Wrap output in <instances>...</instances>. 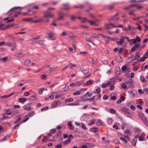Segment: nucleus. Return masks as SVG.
I'll list each match as a JSON object with an SVG mask.
<instances>
[{"instance_id":"f257e3e1","label":"nucleus","mask_w":148,"mask_h":148,"mask_svg":"<svg viewBox=\"0 0 148 148\" xmlns=\"http://www.w3.org/2000/svg\"><path fill=\"white\" fill-rule=\"evenodd\" d=\"M121 110L129 118H132L133 116V114L131 112L130 109L125 107H122L121 108Z\"/></svg>"},{"instance_id":"f03ea898","label":"nucleus","mask_w":148,"mask_h":148,"mask_svg":"<svg viewBox=\"0 0 148 148\" xmlns=\"http://www.w3.org/2000/svg\"><path fill=\"white\" fill-rule=\"evenodd\" d=\"M24 8L23 7H17L13 8H11L9 12L12 11H14L17 14H20L21 13V11L22 9Z\"/></svg>"},{"instance_id":"7ed1b4c3","label":"nucleus","mask_w":148,"mask_h":148,"mask_svg":"<svg viewBox=\"0 0 148 148\" xmlns=\"http://www.w3.org/2000/svg\"><path fill=\"white\" fill-rule=\"evenodd\" d=\"M34 114V111H33L29 112L24 117L25 119L23 121H21L20 123H23L26 122L29 119V117L33 116Z\"/></svg>"},{"instance_id":"20e7f679","label":"nucleus","mask_w":148,"mask_h":148,"mask_svg":"<svg viewBox=\"0 0 148 148\" xmlns=\"http://www.w3.org/2000/svg\"><path fill=\"white\" fill-rule=\"evenodd\" d=\"M43 14H44V16L43 17V18L44 19L45 18L48 17L53 18L55 16V15L51 13L49 10L45 11L43 13Z\"/></svg>"},{"instance_id":"39448f33","label":"nucleus","mask_w":148,"mask_h":148,"mask_svg":"<svg viewBox=\"0 0 148 148\" xmlns=\"http://www.w3.org/2000/svg\"><path fill=\"white\" fill-rule=\"evenodd\" d=\"M46 36L52 40H55L56 37L53 35V33L47 30L46 32Z\"/></svg>"},{"instance_id":"423d86ee","label":"nucleus","mask_w":148,"mask_h":148,"mask_svg":"<svg viewBox=\"0 0 148 148\" xmlns=\"http://www.w3.org/2000/svg\"><path fill=\"white\" fill-rule=\"evenodd\" d=\"M138 115L140 118L143 121H146V119H147V118L142 112H138Z\"/></svg>"},{"instance_id":"0eeeda50","label":"nucleus","mask_w":148,"mask_h":148,"mask_svg":"<svg viewBox=\"0 0 148 148\" xmlns=\"http://www.w3.org/2000/svg\"><path fill=\"white\" fill-rule=\"evenodd\" d=\"M10 109H6V110L5 113L6 114L8 115H11L12 116H14L18 112H14V111L13 112H11L10 110Z\"/></svg>"},{"instance_id":"6e6552de","label":"nucleus","mask_w":148,"mask_h":148,"mask_svg":"<svg viewBox=\"0 0 148 148\" xmlns=\"http://www.w3.org/2000/svg\"><path fill=\"white\" fill-rule=\"evenodd\" d=\"M61 104V102L59 100L56 101V102L53 103L51 105V107L52 108H54L56 107L58 105H59Z\"/></svg>"},{"instance_id":"1a4fd4ad","label":"nucleus","mask_w":148,"mask_h":148,"mask_svg":"<svg viewBox=\"0 0 148 148\" xmlns=\"http://www.w3.org/2000/svg\"><path fill=\"white\" fill-rule=\"evenodd\" d=\"M118 13H116L109 20V21H114L116 22H118L117 20L119 19V18H116V17L118 16Z\"/></svg>"},{"instance_id":"9d476101","label":"nucleus","mask_w":148,"mask_h":148,"mask_svg":"<svg viewBox=\"0 0 148 148\" xmlns=\"http://www.w3.org/2000/svg\"><path fill=\"white\" fill-rule=\"evenodd\" d=\"M63 5L64 7L63 9L66 10H69L71 8L68 3H63Z\"/></svg>"},{"instance_id":"9b49d317","label":"nucleus","mask_w":148,"mask_h":148,"mask_svg":"<svg viewBox=\"0 0 148 148\" xmlns=\"http://www.w3.org/2000/svg\"><path fill=\"white\" fill-rule=\"evenodd\" d=\"M112 26V27H113V26H114V25L112 23H110L108 25H106V26L104 28L106 29H110L111 27H110V26Z\"/></svg>"},{"instance_id":"f8f14e48","label":"nucleus","mask_w":148,"mask_h":148,"mask_svg":"<svg viewBox=\"0 0 148 148\" xmlns=\"http://www.w3.org/2000/svg\"><path fill=\"white\" fill-rule=\"evenodd\" d=\"M87 22H88L90 25H95V26H98L99 25V24L97 23H96V22H95V21H92L90 20H87Z\"/></svg>"},{"instance_id":"ddd939ff","label":"nucleus","mask_w":148,"mask_h":148,"mask_svg":"<svg viewBox=\"0 0 148 148\" xmlns=\"http://www.w3.org/2000/svg\"><path fill=\"white\" fill-rule=\"evenodd\" d=\"M69 35L70 37V39H71L76 37V36L75 35L73 34L72 33H69Z\"/></svg>"},{"instance_id":"4468645a","label":"nucleus","mask_w":148,"mask_h":148,"mask_svg":"<svg viewBox=\"0 0 148 148\" xmlns=\"http://www.w3.org/2000/svg\"><path fill=\"white\" fill-rule=\"evenodd\" d=\"M31 62V61L29 60H27L22 63L26 66L28 65Z\"/></svg>"},{"instance_id":"2eb2a0df","label":"nucleus","mask_w":148,"mask_h":148,"mask_svg":"<svg viewBox=\"0 0 148 148\" xmlns=\"http://www.w3.org/2000/svg\"><path fill=\"white\" fill-rule=\"evenodd\" d=\"M132 32V34L133 35H134L135 34L136 29L134 27H133L131 26V29L130 30Z\"/></svg>"},{"instance_id":"dca6fc26","label":"nucleus","mask_w":148,"mask_h":148,"mask_svg":"<svg viewBox=\"0 0 148 148\" xmlns=\"http://www.w3.org/2000/svg\"><path fill=\"white\" fill-rule=\"evenodd\" d=\"M94 82V81L92 79H90L89 80L87 81L86 82V84L85 85H91L92 83Z\"/></svg>"},{"instance_id":"f3484780","label":"nucleus","mask_w":148,"mask_h":148,"mask_svg":"<svg viewBox=\"0 0 148 148\" xmlns=\"http://www.w3.org/2000/svg\"><path fill=\"white\" fill-rule=\"evenodd\" d=\"M139 53L140 52H137L136 53L134 59V60L138 59L140 58V56L139 55Z\"/></svg>"},{"instance_id":"a211bd4d","label":"nucleus","mask_w":148,"mask_h":148,"mask_svg":"<svg viewBox=\"0 0 148 148\" xmlns=\"http://www.w3.org/2000/svg\"><path fill=\"white\" fill-rule=\"evenodd\" d=\"M103 123L102 121L100 119L98 120L97 121L96 123V125L98 126H100L102 125Z\"/></svg>"},{"instance_id":"6ab92c4d","label":"nucleus","mask_w":148,"mask_h":148,"mask_svg":"<svg viewBox=\"0 0 148 148\" xmlns=\"http://www.w3.org/2000/svg\"><path fill=\"white\" fill-rule=\"evenodd\" d=\"M44 19L42 18L40 19L39 20H34V21L33 20V23H38V22H41V21L44 23L45 22V21H44Z\"/></svg>"},{"instance_id":"aec40b11","label":"nucleus","mask_w":148,"mask_h":148,"mask_svg":"<svg viewBox=\"0 0 148 148\" xmlns=\"http://www.w3.org/2000/svg\"><path fill=\"white\" fill-rule=\"evenodd\" d=\"M83 81L77 82H75L76 86H79L83 83Z\"/></svg>"},{"instance_id":"412c9836","label":"nucleus","mask_w":148,"mask_h":148,"mask_svg":"<svg viewBox=\"0 0 148 148\" xmlns=\"http://www.w3.org/2000/svg\"><path fill=\"white\" fill-rule=\"evenodd\" d=\"M34 18H25L24 19V20L26 22L30 21L33 22Z\"/></svg>"},{"instance_id":"4be33fe9","label":"nucleus","mask_w":148,"mask_h":148,"mask_svg":"<svg viewBox=\"0 0 148 148\" xmlns=\"http://www.w3.org/2000/svg\"><path fill=\"white\" fill-rule=\"evenodd\" d=\"M16 55L17 57H22L24 56L25 55L23 53H16Z\"/></svg>"},{"instance_id":"5701e85b","label":"nucleus","mask_w":148,"mask_h":148,"mask_svg":"<svg viewBox=\"0 0 148 148\" xmlns=\"http://www.w3.org/2000/svg\"><path fill=\"white\" fill-rule=\"evenodd\" d=\"M68 125L69 126V128L71 130H72L73 129L74 127L72 125V122L71 121H69L68 122Z\"/></svg>"},{"instance_id":"b1692460","label":"nucleus","mask_w":148,"mask_h":148,"mask_svg":"<svg viewBox=\"0 0 148 148\" xmlns=\"http://www.w3.org/2000/svg\"><path fill=\"white\" fill-rule=\"evenodd\" d=\"M23 108L24 110L28 111H30L31 109V108L30 107L28 106L27 105L24 106L23 107Z\"/></svg>"},{"instance_id":"393cba45","label":"nucleus","mask_w":148,"mask_h":148,"mask_svg":"<svg viewBox=\"0 0 148 148\" xmlns=\"http://www.w3.org/2000/svg\"><path fill=\"white\" fill-rule=\"evenodd\" d=\"M81 90H78L77 92L73 93V95H79L81 94Z\"/></svg>"},{"instance_id":"a878e982","label":"nucleus","mask_w":148,"mask_h":148,"mask_svg":"<svg viewBox=\"0 0 148 148\" xmlns=\"http://www.w3.org/2000/svg\"><path fill=\"white\" fill-rule=\"evenodd\" d=\"M134 132L138 133L140 132L141 131L140 129L139 128H135L134 129Z\"/></svg>"},{"instance_id":"bb28decb","label":"nucleus","mask_w":148,"mask_h":148,"mask_svg":"<svg viewBox=\"0 0 148 148\" xmlns=\"http://www.w3.org/2000/svg\"><path fill=\"white\" fill-rule=\"evenodd\" d=\"M71 138H68L67 140H66L64 142V144L65 145H66L68 143H69L71 141Z\"/></svg>"},{"instance_id":"cd10ccee","label":"nucleus","mask_w":148,"mask_h":148,"mask_svg":"<svg viewBox=\"0 0 148 148\" xmlns=\"http://www.w3.org/2000/svg\"><path fill=\"white\" fill-rule=\"evenodd\" d=\"M73 99L72 98H70L69 99H66L65 101L66 102L69 103L73 101Z\"/></svg>"},{"instance_id":"c85d7f7f","label":"nucleus","mask_w":148,"mask_h":148,"mask_svg":"<svg viewBox=\"0 0 148 148\" xmlns=\"http://www.w3.org/2000/svg\"><path fill=\"white\" fill-rule=\"evenodd\" d=\"M121 69L119 68H117L116 69V71H115V74L116 75H119Z\"/></svg>"},{"instance_id":"c756f323","label":"nucleus","mask_w":148,"mask_h":148,"mask_svg":"<svg viewBox=\"0 0 148 148\" xmlns=\"http://www.w3.org/2000/svg\"><path fill=\"white\" fill-rule=\"evenodd\" d=\"M128 93L130 95V97L131 98H133L134 97L135 94L132 91H129Z\"/></svg>"},{"instance_id":"7c9ffc66","label":"nucleus","mask_w":148,"mask_h":148,"mask_svg":"<svg viewBox=\"0 0 148 148\" xmlns=\"http://www.w3.org/2000/svg\"><path fill=\"white\" fill-rule=\"evenodd\" d=\"M21 102H23V103H24L27 100V99L26 98H21L19 99Z\"/></svg>"},{"instance_id":"2f4dec72","label":"nucleus","mask_w":148,"mask_h":148,"mask_svg":"<svg viewBox=\"0 0 148 148\" xmlns=\"http://www.w3.org/2000/svg\"><path fill=\"white\" fill-rule=\"evenodd\" d=\"M13 42H5V44L7 46L10 47H12V45H13Z\"/></svg>"},{"instance_id":"473e14b6","label":"nucleus","mask_w":148,"mask_h":148,"mask_svg":"<svg viewBox=\"0 0 148 148\" xmlns=\"http://www.w3.org/2000/svg\"><path fill=\"white\" fill-rule=\"evenodd\" d=\"M96 121L95 119L91 120H90V122L88 123V125H92L95 123Z\"/></svg>"},{"instance_id":"72a5a7b5","label":"nucleus","mask_w":148,"mask_h":148,"mask_svg":"<svg viewBox=\"0 0 148 148\" xmlns=\"http://www.w3.org/2000/svg\"><path fill=\"white\" fill-rule=\"evenodd\" d=\"M92 132H96L99 130L98 128L97 127H93L92 128Z\"/></svg>"},{"instance_id":"f704fd0d","label":"nucleus","mask_w":148,"mask_h":148,"mask_svg":"<svg viewBox=\"0 0 148 148\" xmlns=\"http://www.w3.org/2000/svg\"><path fill=\"white\" fill-rule=\"evenodd\" d=\"M147 55L146 56H145L144 55L143 57H141L140 59V60L141 62H143L145 61V60L147 58Z\"/></svg>"},{"instance_id":"c9c22d12","label":"nucleus","mask_w":148,"mask_h":148,"mask_svg":"<svg viewBox=\"0 0 148 148\" xmlns=\"http://www.w3.org/2000/svg\"><path fill=\"white\" fill-rule=\"evenodd\" d=\"M115 84L114 83H113L111 84V86L110 89V90H112L114 89Z\"/></svg>"},{"instance_id":"e433bc0d","label":"nucleus","mask_w":148,"mask_h":148,"mask_svg":"<svg viewBox=\"0 0 148 148\" xmlns=\"http://www.w3.org/2000/svg\"><path fill=\"white\" fill-rule=\"evenodd\" d=\"M137 140H134L133 139V140L132 141V144L133 146H135L136 145V143H137Z\"/></svg>"},{"instance_id":"4c0bfd02","label":"nucleus","mask_w":148,"mask_h":148,"mask_svg":"<svg viewBox=\"0 0 148 148\" xmlns=\"http://www.w3.org/2000/svg\"><path fill=\"white\" fill-rule=\"evenodd\" d=\"M128 27L127 28H125L124 29H123V30L124 31H126V30L128 31H129L130 30H131V26H130V25H128Z\"/></svg>"},{"instance_id":"58836bf2","label":"nucleus","mask_w":148,"mask_h":148,"mask_svg":"<svg viewBox=\"0 0 148 148\" xmlns=\"http://www.w3.org/2000/svg\"><path fill=\"white\" fill-rule=\"evenodd\" d=\"M120 139L121 140L123 141L126 144L127 143L128 141L124 137H121L120 138Z\"/></svg>"},{"instance_id":"ea45409f","label":"nucleus","mask_w":148,"mask_h":148,"mask_svg":"<svg viewBox=\"0 0 148 148\" xmlns=\"http://www.w3.org/2000/svg\"><path fill=\"white\" fill-rule=\"evenodd\" d=\"M140 80L142 82H146V80L144 77L143 76H141L140 77Z\"/></svg>"},{"instance_id":"a19ab883","label":"nucleus","mask_w":148,"mask_h":148,"mask_svg":"<svg viewBox=\"0 0 148 148\" xmlns=\"http://www.w3.org/2000/svg\"><path fill=\"white\" fill-rule=\"evenodd\" d=\"M95 96H94L92 98L90 99H87L86 100H83V101H93L94 99Z\"/></svg>"},{"instance_id":"79ce46f5","label":"nucleus","mask_w":148,"mask_h":148,"mask_svg":"<svg viewBox=\"0 0 148 148\" xmlns=\"http://www.w3.org/2000/svg\"><path fill=\"white\" fill-rule=\"evenodd\" d=\"M144 137L142 136H140L138 137V140L140 141H143L144 140Z\"/></svg>"},{"instance_id":"37998d69","label":"nucleus","mask_w":148,"mask_h":148,"mask_svg":"<svg viewBox=\"0 0 148 148\" xmlns=\"http://www.w3.org/2000/svg\"><path fill=\"white\" fill-rule=\"evenodd\" d=\"M127 69V67L126 66L124 65L121 68V70L123 71H125Z\"/></svg>"},{"instance_id":"c03bdc74","label":"nucleus","mask_w":148,"mask_h":148,"mask_svg":"<svg viewBox=\"0 0 148 148\" xmlns=\"http://www.w3.org/2000/svg\"><path fill=\"white\" fill-rule=\"evenodd\" d=\"M125 39V36H121V38L120 39V41L121 42H123V43Z\"/></svg>"},{"instance_id":"a18cd8bd","label":"nucleus","mask_w":148,"mask_h":148,"mask_svg":"<svg viewBox=\"0 0 148 148\" xmlns=\"http://www.w3.org/2000/svg\"><path fill=\"white\" fill-rule=\"evenodd\" d=\"M49 107L48 106H46L44 107H43V108H42L41 109V111H43L44 110H47L49 109Z\"/></svg>"},{"instance_id":"49530a36","label":"nucleus","mask_w":148,"mask_h":148,"mask_svg":"<svg viewBox=\"0 0 148 148\" xmlns=\"http://www.w3.org/2000/svg\"><path fill=\"white\" fill-rule=\"evenodd\" d=\"M139 104L141 105H142L143 104V100L142 99H139L138 100Z\"/></svg>"},{"instance_id":"de8ad7c7","label":"nucleus","mask_w":148,"mask_h":148,"mask_svg":"<svg viewBox=\"0 0 148 148\" xmlns=\"http://www.w3.org/2000/svg\"><path fill=\"white\" fill-rule=\"evenodd\" d=\"M56 131V129H53L50 130V132L51 133H55Z\"/></svg>"},{"instance_id":"09e8293b","label":"nucleus","mask_w":148,"mask_h":148,"mask_svg":"<svg viewBox=\"0 0 148 148\" xmlns=\"http://www.w3.org/2000/svg\"><path fill=\"white\" fill-rule=\"evenodd\" d=\"M138 92L140 94H143L144 93V91H143L141 89H139L138 90Z\"/></svg>"},{"instance_id":"8fccbe9b","label":"nucleus","mask_w":148,"mask_h":148,"mask_svg":"<svg viewBox=\"0 0 148 148\" xmlns=\"http://www.w3.org/2000/svg\"><path fill=\"white\" fill-rule=\"evenodd\" d=\"M82 128L84 130H86L87 129V128L86 127V125L84 123L82 124Z\"/></svg>"},{"instance_id":"3c124183","label":"nucleus","mask_w":148,"mask_h":148,"mask_svg":"<svg viewBox=\"0 0 148 148\" xmlns=\"http://www.w3.org/2000/svg\"><path fill=\"white\" fill-rule=\"evenodd\" d=\"M8 58L7 57H5L3 58H1V60H3V62H5L7 60Z\"/></svg>"},{"instance_id":"603ef678","label":"nucleus","mask_w":148,"mask_h":148,"mask_svg":"<svg viewBox=\"0 0 148 148\" xmlns=\"http://www.w3.org/2000/svg\"><path fill=\"white\" fill-rule=\"evenodd\" d=\"M82 72L84 74H88L89 72V71L88 70H83L82 71Z\"/></svg>"},{"instance_id":"864d4df0","label":"nucleus","mask_w":148,"mask_h":148,"mask_svg":"<svg viewBox=\"0 0 148 148\" xmlns=\"http://www.w3.org/2000/svg\"><path fill=\"white\" fill-rule=\"evenodd\" d=\"M110 112L112 114H114L116 112L115 110L113 108H111L110 109Z\"/></svg>"},{"instance_id":"5fc2aeb1","label":"nucleus","mask_w":148,"mask_h":148,"mask_svg":"<svg viewBox=\"0 0 148 148\" xmlns=\"http://www.w3.org/2000/svg\"><path fill=\"white\" fill-rule=\"evenodd\" d=\"M8 36L12 40H14L15 38L13 36L11 35H9Z\"/></svg>"},{"instance_id":"6e6d98bb","label":"nucleus","mask_w":148,"mask_h":148,"mask_svg":"<svg viewBox=\"0 0 148 148\" xmlns=\"http://www.w3.org/2000/svg\"><path fill=\"white\" fill-rule=\"evenodd\" d=\"M114 4H111L109 5V7L110 10H111L114 8Z\"/></svg>"},{"instance_id":"4d7b16f0","label":"nucleus","mask_w":148,"mask_h":148,"mask_svg":"<svg viewBox=\"0 0 148 148\" xmlns=\"http://www.w3.org/2000/svg\"><path fill=\"white\" fill-rule=\"evenodd\" d=\"M10 137V136L9 135H7L5 136L3 138V140H5L8 139Z\"/></svg>"},{"instance_id":"13d9d810","label":"nucleus","mask_w":148,"mask_h":148,"mask_svg":"<svg viewBox=\"0 0 148 148\" xmlns=\"http://www.w3.org/2000/svg\"><path fill=\"white\" fill-rule=\"evenodd\" d=\"M19 123L17 124V125H15L14 127V129H16L17 128H18L19 127L20 125V123Z\"/></svg>"},{"instance_id":"bf43d9fd","label":"nucleus","mask_w":148,"mask_h":148,"mask_svg":"<svg viewBox=\"0 0 148 148\" xmlns=\"http://www.w3.org/2000/svg\"><path fill=\"white\" fill-rule=\"evenodd\" d=\"M9 96L8 95H4L3 96H1L0 98L2 99L3 98L6 99L7 98L9 97Z\"/></svg>"},{"instance_id":"052dcab7","label":"nucleus","mask_w":148,"mask_h":148,"mask_svg":"<svg viewBox=\"0 0 148 148\" xmlns=\"http://www.w3.org/2000/svg\"><path fill=\"white\" fill-rule=\"evenodd\" d=\"M41 79L43 80V79H46V78L47 77V76L45 75H42L41 76Z\"/></svg>"},{"instance_id":"680f3d73","label":"nucleus","mask_w":148,"mask_h":148,"mask_svg":"<svg viewBox=\"0 0 148 148\" xmlns=\"http://www.w3.org/2000/svg\"><path fill=\"white\" fill-rule=\"evenodd\" d=\"M92 36L95 38H98V36L97 34H92Z\"/></svg>"},{"instance_id":"e2e57ef3","label":"nucleus","mask_w":148,"mask_h":148,"mask_svg":"<svg viewBox=\"0 0 148 148\" xmlns=\"http://www.w3.org/2000/svg\"><path fill=\"white\" fill-rule=\"evenodd\" d=\"M135 11L134 10H132L130 11L129 13V14L130 15H131L134 14Z\"/></svg>"},{"instance_id":"0e129e2a","label":"nucleus","mask_w":148,"mask_h":148,"mask_svg":"<svg viewBox=\"0 0 148 148\" xmlns=\"http://www.w3.org/2000/svg\"><path fill=\"white\" fill-rule=\"evenodd\" d=\"M70 86L71 87H75L76 86V83H72L70 84Z\"/></svg>"},{"instance_id":"69168bd1","label":"nucleus","mask_w":148,"mask_h":148,"mask_svg":"<svg viewBox=\"0 0 148 148\" xmlns=\"http://www.w3.org/2000/svg\"><path fill=\"white\" fill-rule=\"evenodd\" d=\"M136 41H137L138 42H140L141 41V39L138 36H136Z\"/></svg>"},{"instance_id":"338daca9","label":"nucleus","mask_w":148,"mask_h":148,"mask_svg":"<svg viewBox=\"0 0 148 148\" xmlns=\"http://www.w3.org/2000/svg\"><path fill=\"white\" fill-rule=\"evenodd\" d=\"M88 20H87V19L86 18H83L81 20V22L82 23H85L86 22V21H87Z\"/></svg>"},{"instance_id":"774afa93","label":"nucleus","mask_w":148,"mask_h":148,"mask_svg":"<svg viewBox=\"0 0 148 148\" xmlns=\"http://www.w3.org/2000/svg\"><path fill=\"white\" fill-rule=\"evenodd\" d=\"M127 86L125 84H123L121 85V87L124 89H125L126 88Z\"/></svg>"}]
</instances>
